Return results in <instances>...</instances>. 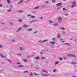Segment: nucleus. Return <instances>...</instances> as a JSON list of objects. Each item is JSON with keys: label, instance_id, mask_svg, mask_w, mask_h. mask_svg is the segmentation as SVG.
Masks as SVG:
<instances>
[{"label": "nucleus", "instance_id": "nucleus-1", "mask_svg": "<svg viewBox=\"0 0 77 77\" xmlns=\"http://www.w3.org/2000/svg\"><path fill=\"white\" fill-rule=\"evenodd\" d=\"M58 19L59 22H61V21H62V17H58Z\"/></svg>", "mask_w": 77, "mask_h": 77}, {"label": "nucleus", "instance_id": "nucleus-2", "mask_svg": "<svg viewBox=\"0 0 77 77\" xmlns=\"http://www.w3.org/2000/svg\"><path fill=\"white\" fill-rule=\"evenodd\" d=\"M67 56H69L70 57H75V56L74 55L71 54H68L67 55Z\"/></svg>", "mask_w": 77, "mask_h": 77}, {"label": "nucleus", "instance_id": "nucleus-3", "mask_svg": "<svg viewBox=\"0 0 77 77\" xmlns=\"http://www.w3.org/2000/svg\"><path fill=\"white\" fill-rule=\"evenodd\" d=\"M64 45H68V46H71V44L68 43H63Z\"/></svg>", "mask_w": 77, "mask_h": 77}, {"label": "nucleus", "instance_id": "nucleus-4", "mask_svg": "<svg viewBox=\"0 0 77 77\" xmlns=\"http://www.w3.org/2000/svg\"><path fill=\"white\" fill-rule=\"evenodd\" d=\"M62 5V3H58V4H57L56 5L57 7H58L59 6H61Z\"/></svg>", "mask_w": 77, "mask_h": 77}, {"label": "nucleus", "instance_id": "nucleus-5", "mask_svg": "<svg viewBox=\"0 0 77 77\" xmlns=\"http://www.w3.org/2000/svg\"><path fill=\"white\" fill-rule=\"evenodd\" d=\"M21 30H22V28L21 27H19L18 28V30H16V32H18L19 31H20Z\"/></svg>", "mask_w": 77, "mask_h": 77}, {"label": "nucleus", "instance_id": "nucleus-6", "mask_svg": "<svg viewBox=\"0 0 77 77\" xmlns=\"http://www.w3.org/2000/svg\"><path fill=\"white\" fill-rule=\"evenodd\" d=\"M26 27H29V25L26 24H24L23 26V28H25Z\"/></svg>", "mask_w": 77, "mask_h": 77}, {"label": "nucleus", "instance_id": "nucleus-7", "mask_svg": "<svg viewBox=\"0 0 77 77\" xmlns=\"http://www.w3.org/2000/svg\"><path fill=\"white\" fill-rule=\"evenodd\" d=\"M19 49L20 50V51H23L24 50H25V49H24V48L23 47H20L19 48Z\"/></svg>", "mask_w": 77, "mask_h": 77}, {"label": "nucleus", "instance_id": "nucleus-8", "mask_svg": "<svg viewBox=\"0 0 77 77\" xmlns=\"http://www.w3.org/2000/svg\"><path fill=\"white\" fill-rule=\"evenodd\" d=\"M18 68H24V66L23 65H19L17 66Z\"/></svg>", "mask_w": 77, "mask_h": 77}, {"label": "nucleus", "instance_id": "nucleus-9", "mask_svg": "<svg viewBox=\"0 0 77 77\" xmlns=\"http://www.w3.org/2000/svg\"><path fill=\"white\" fill-rule=\"evenodd\" d=\"M58 25V23L55 22L53 24V25L54 26H57Z\"/></svg>", "mask_w": 77, "mask_h": 77}, {"label": "nucleus", "instance_id": "nucleus-10", "mask_svg": "<svg viewBox=\"0 0 77 77\" xmlns=\"http://www.w3.org/2000/svg\"><path fill=\"white\" fill-rule=\"evenodd\" d=\"M41 75H43V76H48V75H49V74H48L47 75L43 74L42 73L40 74Z\"/></svg>", "mask_w": 77, "mask_h": 77}, {"label": "nucleus", "instance_id": "nucleus-11", "mask_svg": "<svg viewBox=\"0 0 77 77\" xmlns=\"http://www.w3.org/2000/svg\"><path fill=\"white\" fill-rule=\"evenodd\" d=\"M42 72H46V73H48V71L45 70L43 69L42 70Z\"/></svg>", "mask_w": 77, "mask_h": 77}, {"label": "nucleus", "instance_id": "nucleus-12", "mask_svg": "<svg viewBox=\"0 0 77 77\" xmlns=\"http://www.w3.org/2000/svg\"><path fill=\"white\" fill-rule=\"evenodd\" d=\"M38 42H39V43H43V40H40L38 41Z\"/></svg>", "mask_w": 77, "mask_h": 77}, {"label": "nucleus", "instance_id": "nucleus-13", "mask_svg": "<svg viewBox=\"0 0 77 77\" xmlns=\"http://www.w3.org/2000/svg\"><path fill=\"white\" fill-rule=\"evenodd\" d=\"M26 30H27L28 31H29V32H30L32 30V28H29L28 29H26Z\"/></svg>", "mask_w": 77, "mask_h": 77}, {"label": "nucleus", "instance_id": "nucleus-14", "mask_svg": "<svg viewBox=\"0 0 77 77\" xmlns=\"http://www.w3.org/2000/svg\"><path fill=\"white\" fill-rule=\"evenodd\" d=\"M47 41H48V39L43 40V43H44V42H47Z\"/></svg>", "mask_w": 77, "mask_h": 77}, {"label": "nucleus", "instance_id": "nucleus-15", "mask_svg": "<svg viewBox=\"0 0 77 77\" xmlns=\"http://www.w3.org/2000/svg\"><path fill=\"white\" fill-rule=\"evenodd\" d=\"M39 59V56H38L35 57V60H38V59Z\"/></svg>", "mask_w": 77, "mask_h": 77}, {"label": "nucleus", "instance_id": "nucleus-16", "mask_svg": "<svg viewBox=\"0 0 77 77\" xmlns=\"http://www.w3.org/2000/svg\"><path fill=\"white\" fill-rule=\"evenodd\" d=\"M23 60L25 62H27V60L26 59H24Z\"/></svg>", "mask_w": 77, "mask_h": 77}, {"label": "nucleus", "instance_id": "nucleus-17", "mask_svg": "<svg viewBox=\"0 0 77 77\" xmlns=\"http://www.w3.org/2000/svg\"><path fill=\"white\" fill-rule=\"evenodd\" d=\"M50 44H56V42H54V41H53V42H50Z\"/></svg>", "mask_w": 77, "mask_h": 77}, {"label": "nucleus", "instance_id": "nucleus-18", "mask_svg": "<svg viewBox=\"0 0 77 77\" xmlns=\"http://www.w3.org/2000/svg\"><path fill=\"white\" fill-rule=\"evenodd\" d=\"M59 29H60V30H65V28L63 27L60 28Z\"/></svg>", "mask_w": 77, "mask_h": 77}, {"label": "nucleus", "instance_id": "nucleus-19", "mask_svg": "<svg viewBox=\"0 0 77 77\" xmlns=\"http://www.w3.org/2000/svg\"><path fill=\"white\" fill-rule=\"evenodd\" d=\"M77 6V5H76V4L73 5L71 7V8H74V6Z\"/></svg>", "mask_w": 77, "mask_h": 77}, {"label": "nucleus", "instance_id": "nucleus-20", "mask_svg": "<svg viewBox=\"0 0 77 77\" xmlns=\"http://www.w3.org/2000/svg\"><path fill=\"white\" fill-rule=\"evenodd\" d=\"M57 37L58 38H60V34H58L57 35Z\"/></svg>", "mask_w": 77, "mask_h": 77}, {"label": "nucleus", "instance_id": "nucleus-21", "mask_svg": "<svg viewBox=\"0 0 77 77\" xmlns=\"http://www.w3.org/2000/svg\"><path fill=\"white\" fill-rule=\"evenodd\" d=\"M32 14H28L27 15V17H31V16H32Z\"/></svg>", "mask_w": 77, "mask_h": 77}, {"label": "nucleus", "instance_id": "nucleus-22", "mask_svg": "<svg viewBox=\"0 0 77 77\" xmlns=\"http://www.w3.org/2000/svg\"><path fill=\"white\" fill-rule=\"evenodd\" d=\"M7 3L8 4H10V3H11V2H10V0H7Z\"/></svg>", "mask_w": 77, "mask_h": 77}, {"label": "nucleus", "instance_id": "nucleus-23", "mask_svg": "<svg viewBox=\"0 0 77 77\" xmlns=\"http://www.w3.org/2000/svg\"><path fill=\"white\" fill-rule=\"evenodd\" d=\"M18 12H20V13H23V10H19L18 11Z\"/></svg>", "mask_w": 77, "mask_h": 77}, {"label": "nucleus", "instance_id": "nucleus-24", "mask_svg": "<svg viewBox=\"0 0 77 77\" xmlns=\"http://www.w3.org/2000/svg\"><path fill=\"white\" fill-rule=\"evenodd\" d=\"M39 6H37V7H35V8H34V9H38V8H39Z\"/></svg>", "mask_w": 77, "mask_h": 77}, {"label": "nucleus", "instance_id": "nucleus-25", "mask_svg": "<svg viewBox=\"0 0 77 77\" xmlns=\"http://www.w3.org/2000/svg\"><path fill=\"white\" fill-rule=\"evenodd\" d=\"M49 22L50 24H51V23H53V22L51 20H49Z\"/></svg>", "mask_w": 77, "mask_h": 77}, {"label": "nucleus", "instance_id": "nucleus-26", "mask_svg": "<svg viewBox=\"0 0 77 77\" xmlns=\"http://www.w3.org/2000/svg\"><path fill=\"white\" fill-rule=\"evenodd\" d=\"M33 73H32V72H31L29 74V75L31 77H32V76H33Z\"/></svg>", "mask_w": 77, "mask_h": 77}, {"label": "nucleus", "instance_id": "nucleus-27", "mask_svg": "<svg viewBox=\"0 0 77 77\" xmlns=\"http://www.w3.org/2000/svg\"><path fill=\"white\" fill-rule=\"evenodd\" d=\"M29 73V72L28 71H24L23 72V74H25V73Z\"/></svg>", "mask_w": 77, "mask_h": 77}, {"label": "nucleus", "instance_id": "nucleus-28", "mask_svg": "<svg viewBox=\"0 0 77 77\" xmlns=\"http://www.w3.org/2000/svg\"><path fill=\"white\" fill-rule=\"evenodd\" d=\"M38 31H36L35 32L33 33V34H36L38 33Z\"/></svg>", "mask_w": 77, "mask_h": 77}, {"label": "nucleus", "instance_id": "nucleus-29", "mask_svg": "<svg viewBox=\"0 0 77 77\" xmlns=\"http://www.w3.org/2000/svg\"><path fill=\"white\" fill-rule=\"evenodd\" d=\"M35 17L34 16H31V17H30L31 18H35Z\"/></svg>", "mask_w": 77, "mask_h": 77}, {"label": "nucleus", "instance_id": "nucleus-30", "mask_svg": "<svg viewBox=\"0 0 77 77\" xmlns=\"http://www.w3.org/2000/svg\"><path fill=\"white\" fill-rule=\"evenodd\" d=\"M0 56L1 57V58H3V55H2V54L0 53Z\"/></svg>", "mask_w": 77, "mask_h": 77}, {"label": "nucleus", "instance_id": "nucleus-31", "mask_svg": "<svg viewBox=\"0 0 77 77\" xmlns=\"http://www.w3.org/2000/svg\"><path fill=\"white\" fill-rule=\"evenodd\" d=\"M23 0H22L20 2L18 3V4H20V3H21L23 2Z\"/></svg>", "mask_w": 77, "mask_h": 77}, {"label": "nucleus", "instance_id": "nucleus-32", "mask_svg": "<svg viewBox=\"0 0 77 77\" xmlns=\"http://www.w3.org/2000/svg\"><path fill=\"white\" fill-rule=\"evenodd\" d=\"M34 74L35 75H41V74H37L36 73H34Z\"/></svg>", "mask_w": 77, "mask_h": 77}, {"label": "nucleus", "instance_id": "nucleus-33", "mask_svg": "<svg viewBox=\"0 0 77 77\" xmlns=\"http://www.w3.org/2000/svg\"><path fill=\"white\" fill-rule=\"evenodd\" d=\"M52 3H56V1L54 0H52Z\"/></svg>", "mask_w": 77, "mask_h": 77}, {"label": "nucleus", "instance_id": "nucleus-34", "mask_svg": "<svg viewBox=\"0 0 77 77\" xmlns=\"http://www.w3.org/2000/svg\"><path fill=\"white\" fill-rule=\"evenodd\" d=\"M41 59L42 60H44V59H45V57H41Z\"/></svg>", "mask_w": 77, "mask_h": 77}, {"label": "nucleus", "instance_id": "nucleus-35", "mask_svg": "<svg viewBox=\"0 0 77 77\" xmlns=\"http://www.w3.org/2000/svg\"><path fill=\"white\" fill-rule=\"evenodd\" d=\"M75 4H76V2L75 1H74L72 3V5H74Z\"/></svg>", "mask_w": 77, "mask_h": 77}, {"label": "nucleus", "instance_id": "nucleus-36", "mask_svg": "<svg viewBox=\"0 0 77 77\" xmlns=\"http://www.w3.org/2000/svg\"><path fill=\"white\" fill-rule=\"evenodd\" d=\"M52 40L53 41H55L56 40V38H52Z\"/></svg>", "mask_w": 77, "mask_h": 77}, {"label": "nucleus", "instance_id": "nucleus-37", "mask_svg": "<svg viewBox=\"0 0 77 77\" xmlns=\"http://www.w3.org/2000/svg\"><path fill=\"white\" fill-rule=\"evenodd\" d=\"M11 42H15V40L12 39L11 40Z\"/></svg>", "mask_w": 77, "mask_h": 77}, {"label": "nucleus", "instance_id": "nucleus-38", "mask_svg": "<svg viewBox=\"0 0 77 77\" xmlns=\"http://www.w3.org/2000/svg\"><path fill=\"white\" fill-rule=\"evenodd\" d=\"M17 65L19 64V65H21V63H20V62H18L17 63Z\"/></svg>", "mask_w": 77, "mask_h": 77}, {"label": "nucleus", "instance_id": "nucleus-39", "mask_svg": "<svg viewBox=\"0 0 77 77\" xmlns=\"http://www.w3.org/2000/svg\"><path fill=\"white\" fill-rule=\"evenodd\" d=\"M59 63V61H57L55 62V65H57V64H58Z\"/></svg>", "mask_w": 77, "mask_h": 77}, {"label": "nucleus", "instance_id": "nucleus-40", "mask_svg": "<svg viewBox=\"0 0 77 77\" xmlns=\"http://www.w3.org/2000/svg\"><path fill=\"white\" fill-rule=\"evenodd\" d=\"M9 24H11V25L12 26H13V23H12L10 22Z\"/></svg>", "mask_w": 77, "mask_h": 77}, {"label": "nucleus", "instance_id": "nucleus-41", "mask_svg": "<svg viewBox=\"0 0 77 77\" xmlns=\"http://www.w3.org/2000/svg\"><path fill=\"white\" fill-rule=\"evenodd\" d=\"M59 60H63V59L62 58L60 57L59 58Z\"/></svg>", "mask_w": 77, "mask_h": 77}, {"label": "nucleus", "instance_id": "nucleus-42", "mask_svg": "<svg viewBox=\"0 0 77 77\" xmlns=\"http://www.w3.org/2000/svg\"><path fill=\"white\" fill-rule=\"evenodd\" d=\"M56 71V69H54L53 70L54 72H55Z\"/></svg>", "mask_w": 77, "mask_h": 77}, {"label": "nucleus", "instance_id": "nucleus-43", "mask_svg": "<svg viewBox=\"0 0 77 77\" xmlns=\"http://www.w3.org/2000/svg\"><path fill=\"white\" fill-rule=\"evenodd\" d=\"M72 65H75V64H77V63L73 62L72 63Z\"/></svg>", "mask_w": 77, "mask_h": 77}, {"label": "nucleus", "instance_id": "nucleus-44", "mask_svg": "<svg viewBox=\"0 0 77 77\" xmlns=\"http://www.w3.org/2000/svg\"><path fill=\"white\" fill-rule=\"evenodd\" d=\"M11 9L8 10L7 11H8V12H11Z\"/></svg>", "mask_w": 77, "mask_h": 77}, {"label": "nucleus", "instance_id": "nucleus-45", "mask_svg": "<svg viewBox=\"0 0 77 77\" xmlns=\"http://www.w3.org/2000/svg\"><path fill=\"white\" fill-rule=\"evenodd\" d=\"M49 2H48V1H47L45 2V4H48V3H49Z\"/></svg>", "mask_w": 77, "mask_h": 77}, {"label": "nucleus", "instance_id": "nucleus-46", "mask_svg": "<svg viewBox=\"0 0 77 77\" xmlns=\"http://www.w3.org/2000/svg\"><path fill=\"white\" fill-rule=\"evenodd\" d=\"M23 21V20H19V21L20 22H21L22 21Z\"/></svg>", "mask_w": 77, "mask_h": 77}, {"label": "nucleus", "instance_id": "nucleus-47", "mask_svg": "<svg viewBox=\"0 0 77 77\" xmlns=\"http://www.w3.org/2000/svg\"><path fill=\"white\" fill-rule=\"evenodd\" d=\"M32 13H33L34 14H35V13H36V11H33L32 12Z\"/></svg>", "mask_w": 77, "mask_h": 77}, {"label": "nucleus", "instance_id": "nucleus-48", "mask_svg": "<svg viewBox=\"0 0 77 77\" xmlns=\"http://www.w3.org/2000/svg\"><path fill=\"white\" fill-rule=\"evenodd\" d=\"M30 57H33V55H31L30 56H29Z\"/></svg>", "mask_w": 77, "mask_h": 77}, {"label": "nucleus", "instance_id": "nucleus-49", "mask_svg": "<svg viewBox=\"0 0 77 77\" xmlns=\"http://www.w3.org/2000/svg\"><path fill=\"white\" fill-rule=\"evenodd\" d=\"M7 60H8V61H9L11 63H12V62H11V61L10 60H9L8 59H7Z\"/></svg>", "mask_w": 77, "mask_h": 77}, {"label": "nucleus", "instance_id": "nucleus-50", "mask_svg": "<svg viewBox=\"0 0 77 77\" xmlns=\"http://www.w3.org/2000/svg\"><path fill=\"white\" fill-rule=\"evenodd\" d=\"M63 11H65V10H66V9H65V8H63Z\"/></svg>", "mask_w": 77, "mask_h": 77}, {"label": "nucleus", "instance_id": "nucleus-51", "mask_svg": "<svg viewBox=\"0 0 77 77\" xmlns=\"http://www.w3.org/2000/svg\"><path fill=\"white\" fill-rule=\"evenodd\" d=\"M26 56L27 58H30V56H28L27 55Z\"/></svg>", "mask_w": 77, "mask_h": 77}, {"label": "nucleus", "instance_id": "nucleus-52", "mask_svg": "<svg viewBox=\"0 0 77 77\" xmlns=\"http://www.w3.org/2000/svg\"><path fill=\"white\" fill-rule=\"evenodd\" d=\"M30 0H27L26 2H30Z\"/></svg>", "mask_w": 77, "mask_h": 77}, {"label": "nucleus", "instance_id": "nucleus-53", "mask_svg": "<svg viewBox=\"0 0 77 77\" xmlns=\"http://www.w3.org/2000/svg\"><path fill=\"white\" fill-rule=\"evenodd\" d=\"M17 55H18V56H21V54H17Z\"/></svg>", "mask_w": 77, "mask_h": 77}, {"label": "nucleus", "instance_id": "nucleus-54", "mask_svg": "<svg viewBox=\"0 0 77 77\" xmlns=\"http://www.w3.org/2000/svg\"><path fill=\"white\" fill-rule=\"evenodd\" d=\"M42 7L43 8H46V7H45V6L43 5L42 6Z\"/></svg>", "mask_w": 77, "mask_h": 77}, {"label": "nucleus", "instance_id": "nucleus-55", "mask_svg": "<svg viewBox=\"0 0 77 77\" xmlns=\"http://www.w3.org/2000/svg\"><path fill=\"white\" fill-rule=\"evenodd\" d=\"M65 15H66V16H68V14L67 13L65 14Z\"/></svg>", "mask_w": 77, "mask_h": 77}, {"label": "nucleus", "instance_id": "nucleus-56", "mask_svg": "<svg viewBox=\"0 0 77 77\" xmlns=\"http://www.w3.org/2000/svg\"><path fill=\"white\" fill-rule=\"evenodd\" d=\"M66 57H64V59H66Z\"/></svg>", "mask_w": 77, "mask_h": 77}, {"label": "nucleus", "instance_id": "nucleus-57", "mask_svg": "<svg viewBox=\"0 0 77 77\" xmlns=\"http://www.w3.org/2000/svg\"><path fill=\"white\" fill-rule=\"evenodd\" d=\"M2 47H3V46L2 45H0V48H2Z\"/></svg>", "mask_w": 77, "mask_h": 77}, {"label": "nucleus", "instance_id": "nucleus-58", "mask_svg": "<svg viewBox=\"0 0 77 77\" xmlns=\"http://www.w3.org/2000/svg\"><path fill=\"white\" fill-rule=\"evenodd\" d=\"M3 6V5L2 4L0 5V7H2V6Z\"/></svg>", "mask_w": 77, "mask_h": 77}, {"label": "nucleus", "instance_id": "nucleus-59", "mask_svg": "<svg viewBox=\"0 0 77 77\" xmlns=\"http://www.w3.org/2000/svg\"><path fill=\"white\" fill-rule=\"evenodd\" d=\"M3 58H6V56H3Z\"/></svg>", "mask_w": 77, "mask_h": 77}, {"label": "nucleus", "instance_id": "nucleus-60", "mask_svg": "<svg viewBox=\"0 0 77 77\" xmlns=\"http://www.w3.org/2000/svg\"><path fill=\"white\" fill-rule=\"evenodd\" d=\"M58 47H59V45H58L57 46V48H58Z\"/></svg>", "mask_w": 77, "mask_h": 77}, {"label": "nucleus", "instance_id": "nucleus-61", "mask_svg": "<svg viewBox=\"0 0 77 77\" xmlns=\"http://www.w3.org/2000/svg\"><path fill=\"white\" fill-rule=\"evenodd\" d=\"M40 54H43V53L42 52H41L40 53Z\"/></svg>", "mask_w": 77, "mask_h": 77}, {"label": "nucleus", "instance_id": "nucleus-62", "mask_svg": "<svg viewBox=\"0 0 77 77\" xmlns=\"http://www.w3.org/2000/svg\"><path fill=\"white\" fill-rule=\"evenodd\" d=\"M63 34H65V32H63Z\"/></svg>", "mask_w": 77, "mask_h": 77}, {"label": "nucleus", "instance_id": "nucleus-63", "mask_svg": "<svg viewBox=\"0 0 77 77\" xmlns=\"http://www.w3.org/2000/svg\"><path fill=\"white\" fill-rule=\"evenodd\" d=\"M71 48V47H70L69 48H68V50H70Z\"/></svg>", "mask_w": 77, "mask_h": 77}, {"label": "nucleus", "instance_id": "nucleus-64", "mask_svg": "<svg viewBox=\"0 0 77 77\" xmlns=\"http://www.w3.org/2000/svg\"><path fill=\"white\" fill-rule=\"evenodd\" d=\"M10 7H13V5H10Z\"/></svg>", "mask_w": 77, "mask_h": 77}]
</instances>
